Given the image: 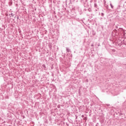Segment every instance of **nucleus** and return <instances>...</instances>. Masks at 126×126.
I'll return each mask as SVG.
<instances>
[{"instance_id": "2", "label": "nucleus", "mask_w": 126, "mask_h": 126, "mask_svg": "<svg viewBox=\"0 0 126 126\" xmlns=\"http://www.w3.org/2000/svg\"><path fill=\"white\" fill-rule=\"evenodd\" d=\"M124 42H126V39L124 40Z\"/></svg>"}, {"instance_id": "1", "label": "nucleus", "mask_w": 126, "mask_h": 126, "mask_svg": "<svg viewBox=\"0 0 126 126\" xmlns=\"http://www.w3.org/2000/svg\"><path fill=\"white\" fill-rule=\"evenodd\" d=\"M42 66H43V67L46 68V66L44 64L42 65Z\"/></svg>"}]
</instances>
